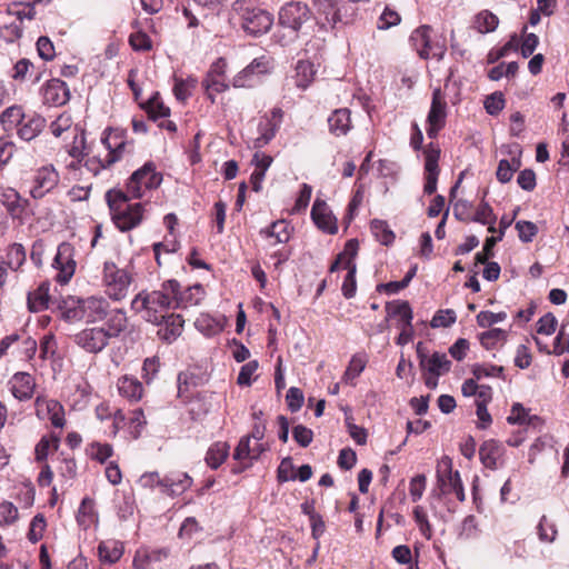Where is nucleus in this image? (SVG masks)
I'll list each match as a JSON object with an SVG mask.
<instances>
[{
	"instance_id": "nucleus-22",
	"label": "nucleus",
	"mask_w": 569,
	"mask_h": 569,
	"mask_svg": "<svg viewBox=\"0 0 569 569\" xmlns=\"http://www.w3.org/2000/svg\"><path fill=\"white\" fill-rule=\"evenodd\" d=\"M0 202L13 219H21L29 204V201L21 198L20 193L13 188H3L1 190Z\"/></svg>"
},
{
	"instance_id": "nucleus-64",
	"label": "nucleus",
	"mask_w": 569,
	"mask_h": 569,
	"mask_svg": "<svg viewBox=\"0 0 569 569\" xmlns=\"http://www.w3.org/2000/svg\"><path fill=\"white\" fill-rule=\"evenodd\" d=\"M506 318L507 313L503 311L497 313L491 311H480L477 315V323L481 328H488L491 327L492 325L505 321Z\"/></svg>"
},
{
	"instance_id": "nucleus-35",
	"label": "nucleus",
	"mask_w": 569,
	"mask_h": 569,
	"mask_svg": "<svg viewBox=\"0 0 569 569\" xmlns=\"http://www.w3.org/2000/svg\"><path fill=\"white\" fill-rule=\"evenodd\" d=\"M123 545L118 540L102 541L98 547L100 560L107 563L117 562L123 555Z\"/></svg>"
},
{
	"instance_id": "nucleus-25",
	"label": "nucleus",
	"mask_w": 569,
	"mask_h": 569,
	"mask_svg": "<svg viewBox=\"0 0 569 569\" xmlns=\"http://www.w3.org/2000/svg\"><path fill=\"white\" fill-rule=\"evenodd\" d=\"M329 132L335 137L346 136L352 128L351 112L348 108H340L328 117Z\"/></svg>"
},
{
	"instance_id": "nucleus-33",
	"label": "nucleus",
	"mask_w": 569,
	"mask_h": 569,
	"mask_svg": "<svg viewBox=\"0 0 569 569\" xmlns=\"http://www.w3.org/2000/svg\"><path fill=\"white\" fill-rule=\"evenodd\" d=\"M118 390L122 397L131 401H138L142 397L143 389L141 382L138 379L123 376L118 380Z\"/></svg>"
},
{
	"instance_id": "nucleus-9",
	"label": "nucleus",
	"mask_w": 569,
	"mask_h": 569,
	"mask_svg": "<svg viewBox=\"0 0 569 569\" xmlns=\"http://www.w3.org/2000/svg\"><path fill=\"white\" fill-rule=\"evenodd\" d=\"M273 68L272 58L263 54L254 58L246 68L232 79L234 88H251L256 86L262 76L270 73Z\"/></svg>"
},
{
	"instance_id": "nucleus-40",
	"label": "nucleus",
	"mask_w": 569,
	"mask_h": 569,
	"mask_svg": "<svg viewBox=\"0 0 569 569\" xmlns=\"http://www.w3.org/2000/svg\"><path fill=\"white\" fill-rule=\"evenodd\" d=\"M60 439L57 436H43L34 448V456L38 462L46 461L49 453L57 450Z\"/></svg>"
},
{
	"instance_id": "nucleus-32",
	"label": "nucleus",
	"mask_w": 569,
	"mask_h": 569,
	"mask_svg": "<svg viewBox=\"0 0 569 569\" xmlns=\"http://www.w3.org/2000/svg\"><path fill=\"white\" fill-rule=\"evenodd\" d=\"M230 446L226 441L211 445L206 453V463L213 470L218 469L228 458Z\"/></svg>"
},
{
	"instance_id": "nucleus-7",
	"label": "nucleus",
	"mask_w": 569,
	"mask_h": 569,
	"mask_svg": "<svg viewBox=\"0 0 569 569\" xmlns=\"http://www.w3.org/2000/svg\"><path fill=\"white\" fill-rule=\"evenodd\" d=\"M162 176L156 171L152 162L144 163L143 167L136 170L127 182V196L133 199L141 198L147 190L156 189L160 186Z\"/></svg>"
},
{
	"instance_id": "nucleus-48",
	"label": "nucleus",
	"mask_w": 569,
	"mask_h": 569,
	"mask_svg": "<svg viewBox=\"0 0 569 569\" xmlns=\"http://www.w3.org/2000/svg\"><path fill=\"white\" fill-rule=\"evenodd\" d=\"M26 260V251L22 244L13 243L8 248L7 251V267L10 269L17 270L22 266Z\"/></svg>"
},
{
	"instance_id": "nucleus-18",
	"label": "nucleus",
	"mask_w": 569,
	"mask_h": 569,
	"mask_svg": "<svg viewBox=\"0 0 569 569\" xmlns=\"http://www.w3.org/2000/svg\"><path fill=\"white\" fill-rule=\"evenodd\" d=\"M8 387L11 395L19 401H27L32 398L36 381L34 378L28 372H16L8 381Z\"/></svg>"
},
{
	"instance_id": "nucleus-13",
	"label": "nucleus",
	"mask_w": 569,
	"mask_h": 569,
	"mask_svg": "<svg viewBox=\"0 0 569 569\" xmlns=\"http://www.w3.org/2000/svg\"><path fill=\"white\" fill-rule=\"evenodd\" d=\"M447 118V102L439 88L432 91V100L427 117V134L430 139L437 138L439 131L445 127Z\"/></svg>"
},
{
	"instance_id": "nucleus-58",
	"label": "nucleus",
	"mask_w": 569,
	"mask_h": 569,
	"mask_svg": "<svg viewBox=\"0 0 569 569\" xmlns=\"http://www.w3.org/2000/svg\"><path fill=\"white\" fill-rule=\"evenodd\" d=\"M19 517L18 508L10 501L0 502V526H11Z\"/></svg>"
},
{
	"instance_id": "nucleus-23",
	"label": "nucleus",
	"mask_w": 569,
	"mask_h": 569,
	"mask_svg": "<svg viewBox=\"0 0 569 569\" xmlns=\"http://www.w3.org/2000/svg\"><path fill=\"white\" fill-rule=\"evenodd\" d=\"M70 99V90L67 83L60 79L53 78L43 87L44 102L53 106H62Z\"/></svg>"
},
{
	"instance_id": "nucleus-31",
	"label": "nucleus",
	"mask_w": 569,
	"mask_h": 569,
	"mask_svg": "<svg viewBox=\"0 0 569 569\" xmlns=\"http://www.w3.org/2000/svg\"><path fill=\"white\" fill-rule=\"evenodd\" d=\"M49 288L48 282H42L36 290L28 293L27 305L30 312H39L48 308Z\"/></svg>"
},
{
	"instance_id": "nucleus-60",
	"label": "nucleus",
	"mask_w": 569,
	"mask_h": 569,
	"mask_svg": "<svg viewBox=\"0 0 569 569\" xmlns=\"http://www.w3.org/2000/svg\"><path fill=\"white\" fill-rule=\"evenodd\" d=\"M401 21L400 14L391 9L390 7H386L382 13L380 14L378 19V29L380 30H387L395 26H398Z\"/></svg>"
},
{
	"instance_id": "nucleus-8",
	"label": "nucleus",
	"mask_w": 569,
	"mask_h": 569,
	"mask_svg": "<svg viewBox=\"0 0 569 569\" xmlns=\"http://www.w3.org/2000/svg\"><path fill=\"white\" fill-rule=\"evenodd\" d=\"M103 282L107 296L116 301L127 297L131 283V276L124 269L118 268L113 262L103 264Z\"/></svg>"
},
{
	"instance_id": "nucleus-10",
	"label": "nucleus",
	"mask_w": 569,
	"mask_h": 569,
	"mask_svg": "<svg viewBox=\"0 0 569 569\" xmlns=\"http://www.w3.org/2000/svg\"><path fill=\"white\" fill-rule=\"evenodd\" d=\"M283 116V110L274 107L269 113L261 117L258 123V137L252 142L254 149H261L270 143L281 127Z\"/></svg>"
},
{
	"instance_id": "nucleus-47",
	"label": "nucleus",
	"mask_w": 569,
	"mask_h": 569,
	"mask_svg": "<svg viewBox=\"0 0 569 569\" xmlns=\"http://www.w3.org/2000/svg\"><path fill=\"white\" fill-rule=\"evenodd\" d=\"M146 109L150 119L153 121L164 119L170 116V109L159 100L158 93L147 101Z\"/></svg>"
},
{
	"instance_id": "nucleus-30",
	"label": "nucleus",
	"mask_w": 569,
	"mask_h": 569,
	"mask_svg": "<svg viewBox=\"0 0 569 569\" xmlns=\"http://www.w3.org/2000/svg\"><path fill=\"white\" fill-rule=\"evenodd\" d=\"M163 327L159 330L161 338L168 342L176 340L183 330L184 320L182 316L171 313L164 315Z\"/></svg>"
},
{
	"instance_id": "nucleus-50",
	"label": "nucleus",
	"mask_w": 569,
	"mask_h": 569,
	"mask_svg": "<svg viewBox=\"0 0 569 569\" xmlns=\"http://www.w3.org/2000/svg\"><path fill=\"white\" fill-rule=\"evenodd\" d=\"M446 52V44L445 41L435 40L432 39L431 34L428 37V43L426 46V53L422 51H419V56L422 59H442Z\"/></svg>"
},
{
	"instance_id": "nucleus-59",
	"label": "nucleus",
	"mask_w": 569,
	"mask_h": 569,
	"mask_svg": "<svg viewBox=\"0 0 569 569\" xmlns=\"http://www.w3.org/2000/svg\"><path fill=\"white\" fill-rule=\"evenodd\" d=\"M74 131L72 146L68 148L67 153L70 158L83 159L86 144L84 131L78 129V127L74 128Z\"/></svg>"
},
{
	"instance_id": "nucleus-51",
	"label": "nucleus",
	"mask_w": 569,
	"mask_h": 569,
	"mask_svg": "<svg viewBox=\"0 0 569 569\" xmlns=\"http://www.w3.org/2000/svg\"><path fill=\"white\" fill-rule=\"evenodd\" d=\"M457 321V315L452 309L438 310L430 321L432 328H448Z\"/></svg>"
},
{
	"instance_id": "nucleus-16",
	"label": "nucleus",
	"mask_w": 569,
	"mask_h": 569,
	"mask_svg": "<svg viewBox=\"0 0 569 569\" xmlns=\"http://www.w3.org/2000/svg\"><path fill=\"white\" fill-rule=\"evenodd\" d=\"M34 406L39 419L49 420L54 428L62 429L64 427V408L58 400L38 396Z\"/></svg>"
},
{
	"instance_id": "nucleus-49",
	"label": "nucleus",
	"mask_w": 569,
	"mask_h": 569,
	"mask_svg": "<svg viewBox=\"0 0 569 569\" xmlns=\"http://www.w3.org/2000/svg\"><path fill=\"white\" fill-rule=\"evenodd\" d=\"M432 32L430 26L423 24L412 31L410 36V42L416 51H422L426 53V46L428 43V37Z\"/></svg>"
},
{
	"instance_id": "nucleus-41",
	"label": "nucleus",
	"mask_w": 569,
	"mask_h": 569,
	"mask_svg": "<svg viewBox=\"0 0 569 569\" xmlns=\"http://www.w3.org/2000/svg\"><path fill=\"white\" fill-rule=\"evenodd\" d=\"M498 23L499 19L496 14L488 10H483L475 17L473 27L480 33H489L496 30Z\"/></svg>"
},
{
	"instance_id": "nucleus-14",
	"label": "nucleus",
	"mask_w": 569,
	"mask_h": 569,
	"mask_svg": "<svg viewBox=\"0 0 569 569\" xmlns=\"http://www.w3.org/2000/svg\"><path fill=\"white\" fill-rule=\"evenodd\" d=\"M310 10L307 4L301 2H290L284 4L279 11L280 24L297 33L302 24L309 20Z\"/></svg>"
},
{
	"instance_id": "nucleus-37",
	"label": "nucleus",
	"mask_w": 569,
	"mask_h": 569,
	"mask_svg": "<svg viewBox=\"0 0 569 569\" xmlns=\"http://www.w3.org/2000/svg\"><path fill=\"white\" fill-rule=\"evenodd\" d=\"M316 68L308 60H299L296 66V86L300 89H307L313 81Z\"/></svg>"
},
{
	"instance_id": "nucleus-61",
	"label": "nucleus",
	"mask_w": 569,
	"mask_h": 569,
	"mask_svg": "<svg viewBox=\"0 0 569 569\" xmlns=\"http://www.w3.org/2000/svg\"><path fill=\"white\" fill-rule=\"evenodd\" d=\"M513 163L512 166L507 159L499 161L496 176L501 183H507L512 179L515 171L520 166L519 161L513 160Z\"/></svg>"
},
{
	"instance_id": "nucleus-56",
	"label": "nucleus",
	"mask_w": 569,
	"mask_h": 569,
	"mask_svg": "<svg viewBox=\"0 0 569 569\" xmlns=\"http://www.w3.org/2000/svg\"><path fill=\"white\" fill-rule=\"evenodd\" d=\"M112 453L113 449L109 443L93 442L88 448V455L100 463L106 462L107 459L112 456Z\"/></svg>"
},
{
	"instance_id": "nucleus-36",
	"label": "nucleus",
	"mask_w": 569,
	"mask_h": 569,
	"mask_svg": "<svg viewBox=\"0 0 569 569\" xmlns=\"http://www.w3.org/2000/svg\"><path fill=\"white\" fill-rule=\"evenodd\" d=\"M26 113L22 107L11 106L4 109L0 114V123L4 131H12L18 129L20 123L24 120Z\"/></svg>"
},
{
	"instance_id": "nucleus-39",
	"label": "nucleus",
	"mask_w": 569,
	"mask_h": 569,
	"mask_svg": "<svg viewBox=\"0 0 569 569\" xmlns=\"http://www.w3.org/2000/svg\"><path fill=\"white\" fill-rule=\"evenodd\" d=\"M507 331L500 328H493L479 335L480 343L487 350L502 346L507 341Z\"/></svg>"
},
{
	"instance_id": "nucleus-53",
	"label": "nucleus",
	"mask_w": 569,
	"mask_h": 569,
	"mask_svg": "<svg viewBox=\"0 0 569 569\" xmlns=\"http://www.w3.org/2000/svg\"><path fill=\"white\" fill-rule=\"evenodd\" d=\"M471 220L481 224H491L492 221H497V217L491 206L482 200Z\"/></svg>"
},
{
	"instance_id": "nucleus-21",
	"label": "nucleus",
	"mask_w": 569,
	"mask_h": 569,
	"mask_svg": "<svg viewBox=\"0 0 569 569\" xmlns=\"http://www.w3.org/2000/svg\"><path fill=\"white\" fill-rule=\"evenodd\" d=\"M204 289L201 284L197 283L181 291L180 283L178 282L177 290L171 293L173 308L197 306L204 298Z\"/></svg>"
},
{
	"instance_id": "nucleus-28",
	"label": "nucleus",
	"mask_w": 569,
	"mask_h": 569,
	"mask_svg": "<svg viewBox=\"0 0 569 569\" xmlns=\"http://www.w3.org/2000/svg\"><path fill=\"white\" fill-rule=\"evenodd\" d=\"M420 368L422 372L442 376L450 371L451 361L448 359L446 353L436 351L428 357V359L421 360Z\"/></svg>"
},
{
	"instance_id": "nucleus-5",
	"label": "nucleus",
	"mask_w": 569,
	"mask_h": 569,
	"mask_svg": "<svg viewBox=\"0 0 569 569\" xmlns=\"http://www.w3.org/2000/svg\"><path fill=\"white\" fill-rule=\"evenodd\" d=\"M316 20L321 29H333L338 23H349L356 8L343 0H312Z\"/></svg>"
},
{
	"instance_id": "nucleus-12",
	"label": "nucleus",
	"mask_w": 569,
	"mask_h": 569,
	"mask_svg": "<svg viewBox=\"0 0 569 569\" xmlns=\"http://www.w3.org/2000/svg\"><path fill=\"white\" fill-rule=\"evenodd\" d=\"M74 248L69 242H62L58 246L52 267L58 270L56 279L59 283H68L74 274Z\"/></svg>"
},
{
	"instance_id": "nucleus-63",
	"label": "nucleus",
	"mask_w": 569,
	"mask_h": 569,
	"mask_svg": "<svg viewBox=\"0 0 569 569\" xmlns=\"http://www.w3.org/2000/svg\"><path fill=\"white\" fill-rule=\"evenodd\" d=\"M277 479L280 483L296 480L295 466L290 457L281 460L277 470Z\"/></svg>"
},
{
	"instance_id": "nucleus-57",
	"label": "nucleus",
	"mask_w": 569,
	"mask_h": 569,
	"mask_svg": "<svg viewBox=\"0 0 569 569\" xmlns=\"http://www.w3.org/2000/svg\"><path fill=\"white\" fill-rule=\"evenodd\" d=\"M515 227L520 241L525 243L531 242L538 233V227L531 221L518 220Z\"/></svg>"
},
{
	"instance_id": "nucleus-44",
	"label": "nucleus",
	"mask_w": 569,
	"mask_h": 569,
	"mask_svg": "<svg viewBox=\"0 0 569 569\" xmlns=\"http://www.w3.org/2000/svg\"><path fill=\"white\" fill-rule=\"evenodd\" d=\"M367 363V359L363 355H355L352 356L345 373L342 380L346 383L353 385V381L360 373L365 370Z\"/></svg>"
},
{
	"instance_id": "nucleus-11",
	"label": "nucleus",
	"mask_w": 569,
	"mask_h": 569,
	"mask_svg": "<svg viewBox=\"0 0 569 569\" xmlns=\"http://www.w3.org/2000/svg\"><path fill=\"white\" fill-rule=\"evenodd\" d=\"M110 335L102 327L86 328L74 335V343L89 353L101 352L109 343Z\"/></svg>"
},
{
	"instance_id": "nucleus-29",
	"label": "nucleus",
	"mask_w": 569,
	"mask_h": 569,
	"mask_svg": "<svg viewBox=\"0 0 569 569\" xmlns=\"http://www.w3.org/2000/svg\"><path fill=\"white\" fill-rule=\"evenodd\" d=\"M264 239H274L272 244L287 243L291 238V230L287 220L273 221L270 226L260 230Z\"/></svg>"
},
{
	"instance_id": "nucleus-15",
	"label": "nucleus",
	"mask_w": 569,
	"mask_h": 569,
	"mask_svg": "<svg viewBox=\"0 0 569 569\" xmlns=\"http://www.w3.org/2000/svg\"><path fill=\"white\" fill-rule=\"evenodd\" d=\"M59 179V173L52 164L39 168L33 176L30 196L33 199H42L58 186Z\"/></svg>"
},
{
	"instance_id": "nucleus-17",
	"label": "nucleus",
	"mask_w": 569,
	"mask_h": 569,
	"mask_svg": "<svg viewBox=\"0 0 569 569\" xmlns=\"http://www.w3.org/2000/svg\"><path fill=\"white\" fill-rule=\"evenodd\" d=\"M311 218L315 224L323 232L329 234L337 233V218L333 216L326 201L316 199L311 209Z\"/></svg>"
},
{
	"instance_id": "nucleus-52",
	"label": "nucleus",
	"mask_w": 569,
	"mask_h": 569,
	"mask_svg": "<svg viewBox=\"0 0 569 569\" xmlns=\"http://www.w3.org/2000/svg\"><path fill=\"white\" fill-rule=\"evenodd\" d=\"M46 527L47 523L44 516L42 513L36 515L30 522V528L28 531L29 541L32 543L38 542L43 537Z\"/></svg>"
},
{
	"instance_id": "nucleus-46",
	"label": "nucleus",
	"mask_w": 569,
	"mask_h": 569,
	"mask_svg": "<svg viewBox=\"0 0 569 569\" xmlns=\"http://www.w3.org/2000/svg\"><path fill=\"white\" fill-rule=\"evenodd\" d=\"M7 12L20 21L32 20L36 16L34 3L13 2L8 7Z\"/></svg>"
},
{
	"instance_id": "nucleus-6",
	"label": "nucleus",
	"mask_w": 569,
	"mask_h": 569,
	"mask_svg": "<svg viewBox=\"0 0 569 569\" xmlns=\"http://www.w3.org/2000/svg\"><path fill=\"white\" fill-rule=\"evenodd\" d=\"M437 486L435 490L440 497L455 493L459 501H465L466 495L459 471H452V460L448 456L441 457L437 465Z\"/></svg>"
},
{
	"instance_id": "nucleus-24",
	"label": "nucleus",
	"mask_w": 569,
	"mask_h": 569,
	"mask_svg": "<svg viewBox=\"0 0 569 569\" xmlns=\"http://www.w3.org/2000/svg\"><path fill=\"white\" fill-rule=\"evenodd\" d=\"M46 127V119L33 112L26 116L17 129L18 137L23 141H31L37 138Z\"/></svg>"
},
{
	"instance_id": "nucleus-26",
	"label": "nucleus",
	"mask_w": 569,
	"mask_h": 569,
	"mask_svg": "<svg viewBox=\"0 0 569 569\" xmlns=\"http://www.w3.org/2000/svg\"><path fill=\"white\" fill-rule=\"evenodd\" d=\"M226 317L222 315L211 316L201 313L194 321V327L206 337H213L220 333L226 326Z\"/></svg>"
},
{
	"instance_id": "nucleus-4",
	"label": "nucleus",
	"mask_w": 569,
	"mask_h": 569,
	"mask_svg": "<svg viewBox=\"0 0 569 569\" xmlns=\"http://www.w3.org/2000/svg\"><path fill=\"white\" fill-rule=\"evenodd\" d=\"M109 315V302L102 297L91 296L83 299L66 301L63 317L70 322L84 321L94 323L102 321Z\"/></svg>"
},
{
	"instance_id": "nucleus-62",
	"label": "nucleus",
	"mask_w": 569,
	"mask_h": 569,
	"mask_svg": "<svg viewBox=\"0 0 569 569\" xmlns=\"http://www.w3.org/2000/svg\"><path fill=\"white\" fill-rule=\"evenodd\" d=\"M72 124L73 120L71 114L62 112L51 122L50 130L54 137H60L64 131L71 129Z\"/></svg>"
},
{
	"instance_id": "nucleus-34",
	"label": "nucleus",
	"mask_w": 569,
	"mask_h": 569,
	"mask_svg": "<svg viewBox=\"0 0 569 569\" xmlns=\"http://www.w3.org/2000/svg\"><path fill=\"white\" fill-rule=\"evenodd\" d=\"M388 317H398V327L412 326L413 312L407 301H396L386 307Z\"/></svg>"
},
{
	"instance_id": "nucleus-38",
	"label": "nucleus",
	"mask_w": 569,
	"mask_h": 569,
	"mask_svg": "<svg viewBox=\"0 0 569 569\" xmlns=\"http://www.w3.org/2000/svg\"><path fill=\"white\" fill-rule=\"evenodd\" d=\"M202 87L206 91L207 97L213 103L216 101V94L228 90L229 84L227 82V79L223 77L206 74L204 79L202 80Z\"/></svg>"
},
{
	"instance_id": "nucleus-43",
	"label": "nucleus",
	"mask_w": 569,
	"mask_h": 569,
	"mask_svg": "<svg viewBox=\"0 0 569 569\" xmlns=\"http://www.w3.org/2000/svg\"><path fill=\"white\" fill-rule=\"evenodd\" d=\"M96 520L94 502L86 497L78 509L77 521L79 526L87 529Z\"/></svg>"
},
{
	"instance_id": "nucleus-42",
	"label": "nucleus",
	"mask_w": 569,
	"mask_h": 569,
	"mask_svg": "<svg viewBox=\"0 0 569 569\" xmlns=\"http://www.w3.org/2000/svg\"><path fill=\"white\" fill-rule=\"evenodd\" d=\"M370 229L375 238L383 246H389L395 240V233L383 220L373 219Z\"/></svg>"
},
{
	"instance_id": "nucleus-2",
	"label": "nucleus",
	"mask_w": 569,
	"mask_h": 569,
	"mask_svg": "<svg viewBox=\"0 0 569 569\" xmlns=\"http://www.w3.org/2000/svg\"><path fill=\"white\" fill-rule=\"evenodd\" d=\"M106 199L116 227L120 231H129L140 224L143 218V206L141 203H128L129 196L123 191H108Z\"/></svg>"
},
{
	"instance_id": "nucleus-3",
	"label": "nucleus",
	"mask_w": 569,
	"mask_h": 569,
	"mask_svg": "<svg viewBox=\"0 0 569 569\" xmlns=\"http://www.w3.org/2000/svg\"><path fill=\"white\" fill-rule=\"evenodd\" d=\"M232 12L239 18L242 29L251 36L268 32L273 23V17L258 4V0H236Z\"/></svg>"
},
{
	"instance_id": "nucleus-20",
	"label": "nucleus",
	"mask_w": 569,
	"mask_h": 569,
	"mask_svg": "<svg viewBox=\"0 0 569 569\" xmlns=\"http://www.w3.org/2000/svg\"><path fill=\"white\" fill-rule=\"evenodd\" d=\"M101 142L108 150L107 163H116L120 160L126 148L123 131L119 129L104 130Z\"/></svg>"
},
{
	"instance_id": "nucleus-27",
	"label": "nucleus",
	"mask_w": 569,
	"mask_h": 569,
	"mask_svg": "<svg viewBox=\"0 0 569 569\" xmlns=\"http://www.w3.org/2000/svg\"><path fill=\"white\" fill-rule=\"evenodd\" d=\"M503 455L502 445L493 439L485 441L479 449L480 461L486 468L496 469L498 460Z\"/></svg>"
},
{
	"instance_id": "nucleus-55",
	"label": "nucleus",
	"mask_w": 569,
	"mask_h": 569,
	"mask_svg": "<svg viewBox=\"0 0 569 569\" xmlns=\"http://www.w3.org/2000/svg\"><path fill=\"white\" fill-rule=\"evenodd\" d=\"M567 329L568 325H561L553 341L552 355L561 356L569 352V331Z\"/></svg>"
},
{
	"instance_id": "nucleus-45",
	"label": "nucleus",
	"mask_w": 569,
	"mask_h": 569,
	"mask_svg": "<svg viewBox=\"0 0 569 569\" xmlns=\"http://www.w3.org/2000/svg\"><path fill=\"white\" fill-rule=\"evenodd\" d=\"M107 332L111 337L119 336L127 328V315L122 309H116L109 313Z\"/></svg>"
},
{
	"instance_id": "nucleus-54",
	"label": "nucleus",
	"mask_w": 569,
	"mask_h": 569,
	"mask_svg": "<svg viewBox=\"0 0 569 569\" xmlns=\"http://www.w3.org/2000/svg\"><path fill=\"white\" fill-rule=\"evenodd\" d=\"M347 274L345 277V280L342 282L341 291L345 298L350 299L353 298L357 291V281H356V272H357V266L356 264H348Z\"/></svg>"
},
{
	"instance_id": "nucleus-19",
	"label": "nucleus",
	"mask_w": 569,
	"mask_h": 569,
	"mask_svg": "<svg viewBox=\"0 0 569 569\" xmlns=\"http://www.w3.org/2000/svg\"><path fill=\"white\" fill-rule=\"evenodd\" d=\"M192 478L187 472L171 471L163 476L161 493L171 498L181 496L192 486Z\"/></svg>"
},
{
	"instance_id": "nucleus-1",
	"label": "nucleus",
	"mask_w": 569,
	"mask_h": 569,
	"mask_svg": "<svg viewBox=\"0 0 569 569\" xmlns=\"http://www.w3.org/2000/svg\"><path fill=\"white\" fill-rule=\"evenodd\" d=\"M178 281L168 280L159 290L141 291L131 301V309L153 325H161L164 315L173 308L171 293L177 290Z\"/></svg>"
}]
</instances>
